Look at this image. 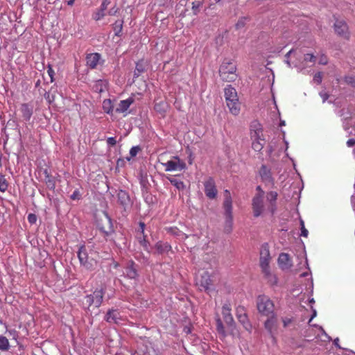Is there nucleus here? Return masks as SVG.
Returning <instances> with one entry per match:
<instances>
[{
	"instance_id": "393cba45",
	"label": "nucleus",
	"mask_w": 355,
	"mask_h": 355,
	"mask_svg": "<svg viewBox=\"0 0 355 355\" xmlns=\"http://www.w3.org/2000/svg\"><path fill=\"white\" fill-rule=\"evenodd\" d=\"M145 225L144 223H140L141 227V233H139L137 236V239L140 244L143 246L144 249L146 250H148V242L146 240L145 236L143 235L142 236L140 234H144Z\"/></svg>"
},
{
	"instance_id": "338daca9",
	"label": "nucleus",
	"mask_w": 355,
	"mask_h": 355,
	"mask_svg": "<svg viewBox=\"0 0 355 355\" xmlns=\"http://www.w3.org/2000/svg\"><path fill=\"white\" fill-rule=\"evenodd\" d=\"M164 103H160V104L155 105V110H159V107H160Z\"/></svg>"
},
{
	"instance_id": "ddd939ff",
	"label": "nucleus",
	"mask_w": 355,
	"mask_h": 355,
	"mask_svg": "<svg viewBox=\"0 0 355 355\" xmlns=\"http://www.w3.org/2000/svg\"><path fill=\"white\" fill-rule=\"evenodd\" d=\"M117 197L118 202L122 206L125 211L131 207V200L129 194L126 191L123 190H119L117 193Z\"/></svg>"
},
{
	"instance_id": "f704fd0d",
	"label": "nucleus",
	"mask_w": 355,
	"mask_h": 355,
	"mask_svg": "<svg viewBox=\"0 0 355 355\" xmlns=\"http://www.w3.org/2000/svg\"><path fill=\"white\" fill-rule=\"evenodd\" d=\"M123 29V21L118 20L114 23V31L115 35L120 36Z\"/></svg>"
},
{
	"instance_id": "49530a36",
	"label": "nucleus",
	"mask_w": 355,
	"mask_h": 355,
	"mask_svg": "<svg viewBox=\"0 0 355 355\" xmlns=\"http://www.w3.org/2000/svg\"><path fill=\"white\" fill-rule=\"evenodd\" d=\"M192 9L193 10L194 14H197L198 10L200 6L202 5L200 1L193 2Z\"/></svg>"
},
{
	"instance_id": "ea45409f",
	"label": "nucleus",
	"mask_w": 355,
	"mask_h": 355,
	"mask_svg": "<svg viewBox=\"0 0 355 355\" xmlns=\"http://www.w3.org/2000/svg\"><path fill=\"white\" fill-rule=\"evenodd\" d=\"M84 304L85 305H87V308L89 309L92 305H94V300L92 297V296L90 295H87L85 297V302Z\"/></svg>"
},
{
	"instance_id": "7c9ffc66",
	"label": "nucleus",
	"mask_w": 355,
	"mask_h": 355,
	"mask_svg": "<svg viewBox=\"0 0 355 355\" xmlns=\"http://www.w3.org/2000/svg\"><path fill=\"white\" fill-rule=\"evenodd\" d=\"M170 182L175 186L178 190H183L185 188V185L183 182L178 180L174 178H168Z\"/></svg>"
},
{
	"instance_id": "8fccbe9b",
	"label": "nucleus",
	"mask_w": 355,
	"mask_h": 355,
	"mask_svg": "<svg viewBox=\"0 0 355 355\" xmlns=\"http://www.w3.org/2000/svg\"><path fill=\"white\" fill-rule=\"evenodd\" d=\"M322 74L321 73L319 72L314 76L313 80L317 83L320 84L322 82Z\"/></svg>"
},
{
	"instance_id": "aec40b11",
	"label": "nucleus",
	"mask_w": 355,
	"mask_h": 355,
	"mask_svg": "<svg viewBox=\"0 0 355 355\" xmlns=\"http://www.w3.org/2000/svg\"><path fill=\"white\" fill-rule=\"evenodd\" d=\"M138 266L132 261H129L125 269V274L130 279H135L138 276Z\"/></svg>"
},
{
	"instance_id": "20e7f679",
	"label": "nucleus",
	"mask_w": 355,
	"mask_h": 355,
	"mask_svg": "<svg viewBox=\"0 0 355 355\" xmlns=\"http://www.w3.org/2000/svg\"><path fill=\"white\" fill-rule=\"evenodd\" d=\"M78 257L80 265L88 270H93L97 266L96 260L89 254L84 245L80 247Z\"/></svg>"
},
{
	"instance_id": "cd10ccee",
	"label": "nucleus",
	"mask_w": 355,
	"mask_h": 355,
	"mask_svg": "<svg viewBox=\"0 0 355 355\" xmlns=\"http://www.w3.org/2000/svg\"><path fill=\"white\" fill-rule=\"evenodd\" d=\"M156 250L160 254L166 252L171 250V245L168 243L158 242L155 245Z\"/></svg>"
},
{
	"instance_id": "6ab92c4d",
	"label": "nucleus",
	"mask_w": 355,
	"mask_h": 355,
	"mask_svg": "<svg viewBox=\"0 0 355 355\" xmlns=\"http://www.w3.org/2000/svg\"><path fill=\"white\" fill-rule=\"evenodd\" d=\"M20 112L24 120L28 121L33 113V106L28 103H24L20 107Z\"/></svg>"
},
{
	"instance_id": "a19ab883",
	"label": "nucleus",
	"mask_w": 355,
	"mask_h": 355,
	"mask_svg": "<svg viewBox=\"0 0 355 355\" xmlns=\"http://www.w3.org/2000/svg\"><path fill=\"white\" fill-rule=\"evenodd\" d=\"M344 80L347 84L355 87V76H345Z\"/></svg>"
},
{
	"instance_id": "e433bc0d",
	"label": "nucleus",
	"mask_w": 355,
	"mask_h": 355,
	"mask_svg": "<svg viewBox=\"0 0 355 355\" xmlns=\"http://www.w3.org/2000/svg\"><path fill=\"white\" fill-rule=\"evenodd\" d=\"M216 329H217V331L218 332L223 336V337H225L226 336V334H225V329H224V327H223V324L222 323V321L220 320V319H217L216 320Z\"/></svg>"
},
{
	"instance_id": "9b49d317",
	"label": "nucleus",
	"mask_w": 355,
	"mask_h": 355,
	"mask_svg": "<svg viewBox=\"0 0 355 355\" xmlns=\"http://www.w3.org/2000/svg\"><path fill=\"white\" fill-rule=\"evenodd\" d=\"M335 32L339 35L345 38L348 37V26L343 20L337 19L334 25Z\"/></svg>"
},
{
	"instance_id": "0e129e2a",
	"label": "nucleus",
	"mask_w": 355,
	"mask_h": 355,
	"mask_svg": "<svg viewBox=\"0 0 355 355\" xmlns=\"http://www.w3.org/2000/svg\"><path fill=\"white\" fill-rule=\"evenodd\" d=\"M293 52V50L291 49V51H289L285 55V57L286 58V59H288L290 55Z\"/></svg>"
},
{
	"instance_id": "f03ea898",
	"label": "nucleus",
	"mask_w": 355,
	"mask_h": 355,
	"mask_svg": "<svg viewBox=\"0 0 355 355\" xmlns=\"http://www.w3.org/2000/svg\"><path fill=\"white\" fill-rule=\"evenodd\" d=\"M250 135L252 140V149L257 152H260L264 146L265 139L263 136L262 128L259 123L254 122L251 125Z\"/></svg>"
},
{
	"instance_id": "2f4dec72",
	"label": "nucleus",
	"mask_w": 355,
	"mask_h": 355,
	"mask_svg": "<svg viewBox=\"0 0 355 355\" xmlns=\"http://www.w3.org/2000/svg\"><path fill=\"white\" fill-rule=\"evenodd\" d=\"M250 21V18L248 17H241L239 19L238 21L235 24V28L236 30H240L244 28L247 21Z\"/></svg>"
},
{
	"instance_id": "4be33fe9",
	"label": "nucleus",
	"mask_w": 355,
	"mask_h": 355,
	"mask_svg": "<svg viewBox=\"0 0 355 355\" xmlns=\"http://www.w3.org/2000/svg\"><path fill=\"white\" fill-rule=\"evenodd\" d=\"M260 176L262 180L265 182L272 183L273 179L270 170L268 169L265 165H262L259 171Z\"/></svg>"
},
{
	"instance_id": "412c9836",
	"label": "nucleus",
	"mask_w": 355,
	"mask_h": 355,
	"mask_svg": "<svg viewBox=\"0 0 355 355\" xmlns=\"http://www.w3.org/2000/svg\"><path fill=\"white\" fill-rule=\"evenodd\" d=\"M105 294V288H101L100 289H96L91 295L94 300V306L99 307L103 302V296Z\"/></svg>"
},
{
	"instance_id": "603ef678",
	"label": "nucleus",
	"mask_w": 355,
	"mask_h": 355,
	"mask_svg": "<svg viewBox=\"0 0 355 355\" xmlns=\"http://www.w3.org/2000/svg\"><path fill=\"white\" fill-rule=\"evenodd\" d=\"M118 8L116 6H113L112 8H110L108 11V15L110 16L115 15L118 12Z\"/></svg>"
},
{
	"instance_id": "4d7b16f0",
	"label": "nucleus",
	"mask_w": 355,
	"mask_h": 355,
	"mask_svg": "<svg viewBox=\"0 0 355 355\" xmlns=\"http://www.w3.org/2000/svg\"><path fill=\"white\" fill-rule=\"evenodd\" d=\"M44 97L49 103H51L52 101H54V96H51L49 93L45 94Z\"/></svg>"
},
{
	"instance_id": "a18cd8bd",
	"label": "nucleus",
	"mask_w": 355,
	"mask_h": 355,
	"mask_svg": "<svg viewBox=\"0 0 355 355\" xmlns=\"http://www.w3.org/2000/svg\"><path fill=\"white\" fill-rule=\"evenodd\" d=\"M28 221L31 223V224H35L37 221V216L35 214H29L28 215Z\"/></svg>"
},
{
	"instance_id": "864d4df0",
	"label": "nucleus",
	"mask_w": 355,
	"mask_h": 355,
	"mask_svg": "<svg viewBox=\"0 0 355 355\" xmlns=\"http://www.w3.org/2000/svg\"><path fill=\"white\" fill-rule=\"evenodd\" d=\"M245 310L243 309V307H241V306H239L236 309V316H237V318H239V315H245Z\"/></svg>"
},
{
	"instance_id": "774afa93",
	"label": "nucleus",
	"mask_w": 355,
	"mask_h": 355,
	"mask_svg": "<svg viewBox=\"0 0 355 355\" xmlns=\"http://www.w3.org/2000/svg\"><path fill=\"white\" fill-rule=\"evenodd\" d=\"M44 178H46V175H50V174L49 173V172L46 169H45L44 171Z\"/></svg>"
},
{
	"instance_id": "0eeeda50",
	"label": "nucleus",
	"mask_w": 355,
	"mask_h": 355,
	"mask_svg": "<svg viewBox=\"0 0 355 355\" xmlns=\"http://www.w3.org/2000/svg\"><path fill=\"white\" fill-rule=\"evenodd\" d=\"M165 166L166 171H180L186 168V164L178 157H173L172 159L162 164Z\"/></svg>"
},
{
	"instance_id": "c85d7f7f",
	"label": "nucleus",
	"mask_w": 355,
	"mask_h": 355,
	"mask_svg": "<svg viewBox=\"0 0 355 355\" xmlns=\"http://www.w3.org/2000/svg\"><path fill=\"white\" fill-rule=\"evenodd\" d=\"M238 320L243 324V326L244 327V328L246 330H248V331L250 330L251 325H250V322L248 321V318L247 314H245V315H239V318H238Z\"/></svg>"
},
{
	"instance_id": "13d9d810",
	"label": "nucleus",
	"mask_w": 355,
	"mask_h": 355,
	"mask_svg": "<svg viewBox=\"0 0 355 355\" xmlns=\"http://www.w3.org/2000/svg\"><path fill=\"white\" fill-rule=\"evenodd\" d=\"M347 145L348 147H352L355 145V139H350L347 141Z\"/></svg>"
},
{
	"instance_id": "6e6552de",
	"label": "nucleus",
	"mask_w": 355,
	"mask_h": 355,
	"mask_svg": "<svg viewBox=\"0 0 355 355\" xmlns=\"http://www.w3.org/2000/svg\"><path fill=\"white\" fill-rule=\"evenodd\" d=\"M97 225L99 230L106 235L110 234L114 231L112 220L106 214L99 218Z\"/></svg>"
},
{
	"instance_id": "f8f14e48",
	"label": "nucleus",
	"mask_w": 355,
	"mask_h": 355,
	"mask_svg": "<svg viewBox=\"0 0 355 355\" xmlns=\"http://www.w3.org/2000/svg\"><path fill=\"white\" fill-rule=\"evenodd\" d=\"M254 216L258 217L263 210V201L262 195H257L252 200Z\"/></svg>"
},
{
	"instance_id": "1a4fd4ad",
	"label": "nucleus",
	"mask_w": 355,
	"mask_h": 355,
	"mask_svg": "<svg viewBox=\"0 0 355 355\" xmlns=\"http://www.w3.org/2000/svg\"><path fill=\"white\" fill-rule=\"evenodd\" d=\"M222 314L225 324L228 326L232 334L234 330V321L231 314V309L228 304H224L222 309Z\"/></svg>"
},
{
	"instance_id": "dca6fc26",
	"label": "nucleus",
	"mask_w": 355,
	"mask_h": 355,
	"mask_svg": "<svg viewBox=\"0 0 355 355\" xmlns=\"http://www.w3.org/2000/svg\"><path fill=\"white\" fill-rule=\"evenodd\" d=\"M279 266L282 270H288L292 266V261L286 253H281L278 258Z\"/></svg>"
},
{
	"instance_id": "a211bd4d",
	"label": "nucleus",
	"mask_w": 355,
	"mask_h": 355,
	"mask_svg": "<svg viewBox=\"0 0 355 355\" xmlns=\"http://www.w3.org/2000/svg\"><path fill=\"white\" fill-rule=\"evenodd\" d=\"M110 4V0H103L101 7L93 15V19L96 21L101 20L105 16V10H107L108 6Z\"/></svg>"
},
{
	"instance_id": "6e6d98bb",
	"label": "nucleus",
	"mask_w": 355,
	"mask_h": 355,
	"mask_svg": "<svg viewBox=\"0 0 355 355\" xmlns=\"http://www.w3.org/2000/svg\"><path fill=\"white\" fill-rule=\"evenodd\" d=\"M107 143L108 145L113 146L116 144V141L114 137H109L107 139Z\"/></svg>"
},
{
	"instance_id": "c756f323",
	"label": "nucleus",
	"mask_w": 355,
	"mask_h": 355,
	"mask_svg": "<svg viewBox=\"0 0 355 355\" xmlns=\"http://www.w3.org/2000/svg\"><path fill=\"white\" fill-rule=\"evenodd\" d=\"M10 348V344L8 338L5 336H0V350L7 351Z\"/></svg>"
},
{
	"instance_id": "4c0bfd02",
	"label": "nucleus",
	"mask_w": 355,
	"mask_h": 355,
	"mask_svg": "<svg viewBox=\"0 0 355 355\" xmlns=\"http://www.w3.org/2000/svg\"><path fill=\"white\" fill-rule=\"evenodd\" d=\"M267 200L269 201L271 205H273V202H275L277 198V193L276 191H270L267 194Z\"/></svg>"
},
{
	"instance_id": "3c124183",
	"label": "nucleus",
	"mask_w": 355,
	"mask_h": 355,
	"mask_svg": "<svg viewBox=\"0 0 355 355\" xmlns=\"http://www.w3.org/2000/svg\"><path fill=\"white\" fill-rule=\"evenodd\" d=\"M327 62H328V59H327V56H325L324 55H322L319 59V64L324 65V64H327Z\"/></svg>"
},
{
	"instance_id": "69168bd1",
	"label": "nucleus",
	"mask_w": 355,
	"mask_h": 355,
	"mask_svg": "<svg viewBox=\"0 0 355 355\" xmlns=\"http://www.w3.org/2000/svg\"><path fill=\"white\" fill-rule=\"evenodd\" d=\"M74 1H75V0H68L67 1V4L69 6H72L73 4Z\"/></svg>"
},
{
	"instance_id": "39448f33",
	"label": "nucleus",
	"mask_w": 355,
	"mask_h": 355,
	"mask_svg": "<svg viewBox=\"0 0 355 355\" xmlns=\"http://www.w3.org/2000/svg\"><path fill=\"white\" fill-rule=\"evenodd\" d=\"M257 306L259 312L263 315H274L273 302L266 295H259L257 297Z\"/></svg>"
},
{
	"instance_id": "473e14b6",
	"label": "nucleus",
	"mask_w": 355,
	"mask_h": 355,
	"mask_svg": "<svg viewBox=\"0 0 355 355\" xmlns=\"http://www.w3.org/2000/svg\"><path fill=\"white\" fill-rule=\"evenodd\" d=\"M103 108L104 111L110 114L112 112V101L110 99H105L103 102Z\"/></svg>"
},
{
	"instance_id": "680f3d73",
	"label": "nucleus",
	"mask_w": 355,
	"mask_h": 355,
	"mask_svg": "<svg viewBox=\"0 0 355 355\" xmlns=\"http://www.w3.org/2000/svg\"><path fill=\"white\" fill-rule=\"evenodd\" d=\"M334 344L336 347H337L338 348L340 349L341 347L339 345V338H336V339H334Z\"/></svg>"
},
{
	"instance_id": "2eb2a0df",
	"label": "nucleus",
	"mask_w": 355,
	"mask_h": 355,
	"mask_svg": "<svg viewBox=\"0 0 355 355\" xmlns=\"http://www.w3.org/2000/svg\"><path fill=\"white\" fill-rule=\"evenodd\" d=\"M225 222L224 225V231L227 234H230L232 230L233 226V216L232 209H224Z\"/></svg>"
},
{
	"instance_id": "5fc2aeb1",
	"label": "nucleus",
	"mask_w": 355,
	"mask_h": 355,
	"mask_svg": "<svg viewBox=\"0 0 355 355\" xmlns=\"http://www.w3.org/2000/svg\"><path fill=\"white\" fill-rule=\"evenodd\" d=\"M47 73L50 77V79H51V82L52 83L53 81V76H54V71L53 69L51 67H49V69L47 70Z\"/></svg>"
},
{
	"instance_id": "4468645a",
	"label": "nucleus",
	"mask_w": 355,
	"mask_h": 355,
	"mask_svg": "<svg viewBox=\"0 0 355 355\" xmlns=\"http://www.w3.org/2000/svg\"><path fill=\"white\" fill-rule=\"evenodd\" d=\"M211 283V280L208 272L203 271L200 274V278L198 279L197 284L200 285L202 288L201 289H204L205 291H209L210 289V285Z\"/></svg>"
},
{
	"instance_id": "052dcab7",
	"label": "nucleus",
	"mask_w": 355,
	"mask_h": 355,
	"mask_svg": "<svg viewBox=\"0 0 355 355\" xmlns=\"http://www.w3.org/2000/svg\"><path fill=\"white\" fill-rule=\"evenodd\" d=\"M273 150H274L273 146L271 144H270L268 146V155H271V153L273 152Z\"/></svg>"
},
{
	"instance_id": "58836bf2",
	"label": "nucleus",
	"mask_w": 355,
	"mask_h": 355,
	"mask_svg": "<svg viewBox=\"0 0 355 355\" xmlns=\"http://www.w3.org/2000/svg\"><path fill=\"white\" fill-rule=\"evenodd\" d=\"M8 188L7 181L3 175H0V191L4 192Z\"/></svg>"
},
{
	"instance_id": "423d86ee",
	"label": "nucleus",
	"mask_w": 355,
	"mask_h": 355,
	"mask_svg": "<svg viewBox=\"0 0 355 355\" xmlns=\"http://www.w3.org/2000/svg\"><path fill=\"white\" fill-rule=\"evenodd\" d=\"M270 260V255L269 251L268 244L263 243L260 250V266L263 272L266 275H270L269 261Z\"/></svg>"
},
{
	"instance_id": "5701e85b",
	"label": "nucleus",
	"mask_w": 355,
	"mask_h": 355,
	"mask_svg": "<svg viewBox=\"0 0 355 355\" xmlns=\"http://www.w3.org/2000/svg\"><path fill=\"white\" fill-rule=\"evenodd\" d=\"M134 102V99L132 98H128L125 100L121 101L119 103L117 107L116 108V112L123 113L125 112L130 106V105Z\"/></svg>"
},
{
	"instance_id": "b1692460",
	"label": "nucleus",
	"mask_w": 355,
	"mask_h": 355,
	"mask_svg": "<svg viewBox=\"0 0 355 355\" xmlns=\"http://www.w3.org/2000/svg\"><path fill=\"white\" fill-rule=\"evenodd\" d=\"M119 318V313L114 309L109 310L105 317V320L109 323H117Z\"/></svg>"
},
{
	"instance_id": "c03bdc74",
	"label": "nucleus",
	"mask_w": 355,
	"mask_h": 355,
	"mask_svg": "<svg viewBox=\"0 0 355 355\" xmlns=\"http://www.w3.org/2000/svg\"><path fill=\"white\" fill-rule=\"evenodd\" d=\"M300 226H301V236L307 237L309 232L304 227V223L302 220H300Z\"/></svg>"
},
{
	"instance_id": "de8ad7c7",
	"label": "nucleus",
	"mask_w": 355,
	"mask_h": 355,
	"mask_svg": "<svg viewBox=\"0 0 355 355\" xmlns=\"http://www.w3.org/2000/svg\"><path fill=\"white\" fill-rule=\"evenodd\" d=\"M319 94H320V97L322 98L323 103H324L329 97V95L328 94V93L326 92L324 90L321 91L319 93Z\"/></svg>"
},
{
	"instance_id": "f257e3e1",
	"label": "nucleus",
	"mask_w": 355,
	"mask_h": 355,
	"mask_svg": "<svg viewBox=\"0 0 355 355\" xmlns=\"http://www.w3.org/2000/svg\"><path fill=\"white\" fill-rule=\"evenodd\" d=\"M225 98L227 106L233 115H238L241 110V104L236 89L231 85L225 88Z\"/></svg>"
},
{
	"instance_id": "a878e982",
	"label": "nucleus",
	"mask_w": 355,
	"mask_h": 355,
	"mask_svg": "<svg viewBox=\"0 0 355 355\" xmlns=\"http://www.w3.org/2000/svg\"><path fill=\"white\" fill-rule=\"evenodd\" d=\"M224 209H232V200L228 190L225 191V200L223 202Z\"/></svg>"
},
{
	"instance_id": "09e8293b",
	"label": "nucleus",
	"mask_w": 355,
	"mask_h": 355,
	"mask_svg": "<svg viewBox=\"0 0 355 355\" xmlns=\"http://www.w3.org/2000/svg\"><path fill=\"white\" fill-rule=\"evenodd\" d=\"M80 197V193L78 190H75L73 193L71 195L70 198L72 200H78Z\"/></svg>"
},
{
	"instance_id": "9d476101",
	"label": "nucleus",
	"mask_w": 355,
	"mask_h": 355,
	"mask_svg": "<svg viewBox=\"0 0 355 355\" xmlns=\"http://www.w3.org/2000/svg\"><path fill=\"white\" fill-rule=\"evenodd\" d=\"M204 187L206 196L209 199H214L217 196L218 191L214 179L209 178L204 182Z\"/></svg>"
},
{
	"instance_id": "7ed1b4c3",
	"label": "nucleus",
	"mask_w": 355,
	"mask_h": 355,
	"mask_svg": "<svg viewBox=\"0 0 355 355\" xmlns=\"http://www.w3.org/2000/svg\"><path fill=\"white\" fill-rule=\"evenodd\" d=\"M236 65L232 61L225 59L219 69L220 76L225 81H234L236 78Z\"/></svg>"
},
{
	"instance_id": "f3484780",
	"label": "nucleus",
	"mask_w": 355,
	"mask_h": 355,
	"mask_svg": "<svg viewBox=\"0 0 355 355\" xmlns=\"http://www.w3.org/2000/svg\"><path fill=\"white\" fill-rule=\"evenodd\" d=\"M101 55L98 53H89L86 57L87 65L91 69L96 68L100 62Z\"/></svg>"
},
{
	"instance_id": "c9c22d12",
	"label": "nucleus",
	"mask_w": 355,
	"mask_h": 355,
	"mask_svg": "<svg viewBox=\"0 0 355 355\" xmlns=\"http://www.w3.org/2000/svg\"><path fill=\"white\" fill-rule=\"evenodd\" d=\"M44 181L50 189H54L55 184L53 178L51 175H46Z\"/></svg>"
},
{
	"instance_id": "e2e57ef3",
	"label": "nucleus",
	"mask_w": 355,
	"mask_h": 355,
	"mask_svg": "<svg viewBox=\"0 0 355 355\" xmlns=\"http://www.w3.org/2000/svg\"><path fill=\"white\" fill-rule=\"evenodd\" d=\"M257 190L259 191L260 193L258 194V195H262V196H263V191L261 189V187L260 186H258L257 187Z\"/></svg>"
},
{
	"instance_id": "79ce46f5",
	"label": "nucleus",
	"mask_w": 355,
	"mask_h": 355,
	"mask_svg": "<svg viewBox=\"0 0 355 355\" xmlns=\"http://www.w3.org/2000/svg\"><path fill=\"white\" fill-rule=\"evenodd\" d=\"M304 60L306 62H311L315 63L316 61V57L313 54L307 53V54L304 55Z\"/></svg>"
},
{
	"instance_id": "bf43d9fd",
	"label": "nucleus",
	"mask_w": 355,
	"mask_h": 355,
	"mask_svg": "<svg viewBox=\"0 0 355 355\" xmlns=\"http://www.w3.org/2000/svg\"><path fill=\"white\" fill-rule=\"evenodd\" d=\"M169 232L172 234H174V235H178V230L177 228H170L169 229Z\"/></svg>"
},
{
	"instance_id": "bb28decb",
	"label": "nucleus",
	"mask_w": 355,
	"mask_h": 355,
	"mask_svg": "<svg viewBox=\"0 0 355 355\" xmlns=\"http://www.w3.org/2000/svg\"><path fill=\"white\" fill-rule=\"evenodd\" d=\"M268 318L265 322V328L270 332L272 333V330L276 324V318L275 315L268 316Z\"/></svg>"
},
{
	"instance_id": "37998d69",
	"label": "nucleus",
	"mask_w": 355,
	"mask_h": 355,
	"mask_svg": "<svg viewBox=\"0 0 355 355\" xmlns=\"http://www.w3.org/2000/svg\"><path fill=\"white\" fill-rule=\"evenodd\" d=\"M140 150H141V148L138 146L132 147L130 150V157H135Z\"/></svg>"
},
{
	"instance_id": "72a5a7b5",
	"label": "nucleus",
	"mask_w": 355,
	"mask_h": 355,
	"mask_svg": "<svg viewBox=\"0 0 355 355\" xmlns=\"http://www.w3.org/2000/svg\"><path fill=\"white\" fill-rule=\"evenodd\" d=\"M144 71L145 67L143 65V64L141 62L137 63L136 68L134 71V78L139 77Z\"/></svg>"
}]
</instances>
